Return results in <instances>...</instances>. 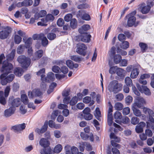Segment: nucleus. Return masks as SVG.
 Segmentation results:
<instances>
[{
  "instance_id": "1",
  "label": "nucleus",
  "mask_w": 154,
  "mask_h": 154,
  "mask_svg": "<svg viewBox=\"0 0 154 154\" xmlns=\"http://www.w3.org/2000/svg\"><path fill=\"white\" fill-rule=\"evenodd\" d=\"M39 145L44 149L41 150V154H52V150L49 146L50 142L48 140L44 138H42L39 141Z\"/></svg>"
},
{
  "instance_id": "2",
  "label": "nucleus",
  "mask_w": 154,
  "mask_h": 154,
  "mask_svg": "<svg viewBox=\"0 0 154 154\" xmlns=\"http://www.w3.org/2000/svg\"><path fill=\"white\" fill-rule=\"evenodd\" d=\"M122 84L117 80H113L110 82L108 89L110 92L116 94L122 90Z\"/></svg>"
},
{
  "instance_id": "3",
  "label": "nucleus",
  "mask_w": 154,
  "mask_h": 154,
  "mask_svg": "<svg viewBox=\"0 0 154 154\" xmlns=\"http://www.w3.org/2000/svg\"><path fill=\"white\" fill-rule=\"evenodd\" d=\"M17 60L18 62L20 64L21 67L24 69L28 68L31 63L30 59L28 57H26L24 55L19 56L17 58Z\"/></svg>"
},
{
  "instance_id": "4",
  "label": "nucleus",
  "mask_w": 154,
  "mask_h": 154,
  "mask_svg": "<svg viewBox=\"0 0 154 154\" xmlns=\"http://www.w3.org/2000/svg\"><path fill=\"white\" fill-rule=\"evenodd\" d=\"M2 64V66L0 71L2 73H3V74L8 75L11 72L13 67L12 64L5 60L3 62Z\"/></svg>"
},
{
  "instance_id": "5",
  "label": "nucleus",
  "mask_w": 154,
  "mask_h": 154,
  "mask_svg": "<svg viewBox=\"0 0 154 154\" xmlns=\"http://www.w3.org/2000/svg\"><path fill=\"white\" fill-rule=\"evenodd\" d=\"M137 13L136 11H134L128 15L126 17L128 18L127 21V25L128 27H131L133 25L136 27L137 24H135L136 22V18L134 16Z\"/></svg>"
},
{
  "instance_id": "6",
  "label": "nucleus",
  "mask_w": 154,
  "mask_h": 154,
  "mask_svg": "<svg viewBox=\"0 0 154 154\" xmlns=\"http://www.w3.org/2000/svg\"><path fill=\"white\" fill-rule=\"evenodd\" d=\"M11 32V27L8 26L5 27L3 30L0 31V38L4 39L7 38Z\"/></svg>"
},
{
  "instance_id": "7",
  "label": "nucleus",
  "mask_w": 154,
  "mask_h": 154,
  "mask_svg": "<svg viewBox=\"0 0 154 154\" xmlns=\"http://www.w3.org/2000/svg\"><path fill=\"white\" fill-rule=\"evenodd\" d=\"M55 79L54 74L52 72L48 73L47 76L45 77V75H42L41 80L43 82H50L53 81Z\"/></svg>"
},
{
  "instance_id": "8",
  "label": "nucleus",
  "mask_w": 154,
  "mask_h": 154,
  "mask_svg": "<svg viewBox=\"0 0 154 154\" xmlns=\"http://www.w3.org/2000/svg\"><path fill=\"white\" fill-rule=\"evenodd\" d=\"M9 104L11 107H18L20 104V99L19 98L14 99L13 97H10L8 101Z\"/></svg>"
},
{
  "instance_id": "9",
  "label": "nucleus",
  "mask_w": 154,
  "mask_h": 154,
  "mask_svg": "<svg viewBox=\"0 0 154 154\" xmlns=\"http://www.w3.org/2000/svg\"><path fill=\"white\" fill-rule=\"evenodd\" d=\"M87 48V47L84 44H79V47L76 49L77 52L79 54L85 56L86 54V50Z\"/></svg>"
},
{
  "instance_id": "10",
  "label": "nucleus",
  "mask_w": 154,
  "mask_h": 154,
  "mask_svg": "<svg viewBox=\"0 0 154 154\" xmlns=\"http://www.w3.org/2000/svg\"><path fill=\"white\" fill-rule=\"evenodd\" d=\"M42 94V92L38 89H35L32 91H29L28 93V95L30 98L40 97Z\"/></svg>"
},
{
  "instance_id": "11",
  "label": "nucleus",
  "mask_w": 154,
  "mask_h": 154,
  "mask_svg": "<svg viewBox=\"0 0 154 154\" xmlns=\"http://www.w3.org/2000/svg\"><path fill=\"white\" fill-rule=\"evenodd\" d=\"M85 13V11L84 10H79L76 15L77 17H81L82 19L83 20H89L91 19L90 16L89 14Z\"/></svg>"
},
{
  "instance_id": "12",
  "label": "nucleus",
  "mask_w": 154,
  "mask_h": 154,
  "mask_svg": "<svg viewBox=\"0 0 154 154\" xmlns=\"http://www.w3.org/2000/svg\"><path fill=\"white\" fill-rule=\"evenodd\" d=\"M139 9L140 12L143 14H146L149 13L151 9V7L149 5H146L143 3L140 6Z\"/></svg>"
},
{
  "instance_id": "13",
  "label": "nucleus",
  "mask_w": 154,
  "mask_h": 154,
  "mask_svg": "<svg viewBox=\"0 0 154 154\" xmlns=\"http://www.w3.org/2000/svg\"><path fill=\"white\" fill-rule=\"evenodd\" d=\"M60 30L58 28H54L51 30V32L48 33L47 35L48 38L50 40L54 39L56 37V35L54 33H57L60 32Z\"/></svg>"
},
{
  "instance_id": "14",
  "label": "nucleus",
  "mask_w": 154,
  "mask_h": 154,
  "mask_svg": "<svg viewBox=\"0 0 154 154\" xmlns=\"http://www.w3.org/2000/svg\"><path fill=\"white\" fill-rule=\"evenodd\" d=\"M48 128V122L47 121H46L41 129L37 128L35 129V131L38 134L40 135L45 132L47 130Z\"/></svg>"
},
{
  "instance_id": "15",
  "label": "nucleus",
  "mask_w": 154,
  "mask_h": 154,
  "mask_svg": "<svg viewBox=\"0 0 154 154\" xmlns=\"http://www.w3.org/2000/svg\"><path fill=\"white\" fill-rule=\"evenodd\" d=\"M137 87L138 89L141 92H144L146 95H150L151 93L149 89L145 85L140 86L139 85H137Z\"/></svg>"
},
{
  "instance_id": "16",
  "label": "nucleus",
  "mask_w": 154,
  "mask_h": 154,
  "mask_svg": "<svg viewBox=\"0 0 154 154\" xmlns=\"http://www.w3.org/2000/svg\"><path fill=\"white\" fill-rule=\"evenodd\" d=\"M146 103V101L143 98L138 97L134 104L135 106H136L139 108H142L143 107L144 105Z\"/></svg>"
},
{
  "instance_id": "17",
  "label": "nucleus",
  "mask_w": 154,
  "mask_h": 154,
  "mask_svg": "<svg viewBox=\"0 0 154 154\" xmlns=\"http://www.w3.org/2000/svg\"><path fill=\"white\" fill-rule=\"evenodd\" d=\"M16 110L14 107H10L8 109H6L4 111V116L6 118L11 116L14 114Z\"/></svg>"
},
{
  "instance_id": "18",
  "label": "nucleus",
  "mask_w": 154,
  "mask_h": 154,
  "mask_svg": "<svg viewBox=\"0 0 154 154\" xmlns=\"http://www.w3.org/2000/svg\"><path fill=\"white\" fill-rule=\"evenodd\" d=\"M26 127L25 124L24 123L21 124H19L14 126L12 127V129L14 130L15 132H18L23 130Z\"/></svg>"
},
{
  "instance_id": "19",
  "label": "nucleus",
  "mask_w": 154,
  "mask_h": 154,
  "mask_svg": "<svg viewBox=\"0 0 154 154\" xmlns=\"http://www.w3.org/2000/svg\"><path fill=\"white\" fill-rule=\"evenodd\" d=\"M43 51L42 50H38L36 51L34 54L32 60H39L43 55Z\"/></svg>"
},
{
  "instance_id": "20",
  "label": "nucleus",
  "mask_w": 154,
  "mask_h": 154,
  "mask_svg": "<svg viewBox=\"0 0 154 154\" xmlns=\"http://www.w3.org/2000/svg\"><path fill=\"white\" fill-rule=\"evenodd\" d=\"M90 28V26L88 25H84L81 28L79 29V32L82 34H87V31Z\"/></svg>"
},
{
  "instance_id": "21",
  "label": "nucleus",
  "mask_w": 154,
  "mask_h": 154,
  "mask_svg": "<svg viewBox=\"0 0 154 154\" xmlns=\"http://www.w3.org/2000/svg\"><path fill=\"white\" fill-rule=\"evenodd\" d=\"M91 35H89L85 34L83 35H81L78 36L79 38L81 41L85 42H89L90 41V38Z\"/></svg>"
},
{
  "instance_id": "22",
  "label": "nucleus",
  "mask_w": 154,
  "mask_h": 154,
  "mask_svg": "<svg viewBox=\"0 0 154 154\" xmlns=\"http://www.w3.org/2000/svg\"><path fill=\"white\" fill-rule=\"evenodd\" d=\"M116 73L117 75L122 79H124L125 77V71L122 69L118 68L117 69Z\"/></svg>"
},
{
  "instance_id": "23",
  "label": "nucleus",
  "mask_w": 154,
  "mask_h": 154,
  "mask_svg": "<svg viewBox=\"0 0 154 154\" xmlns=\"http://www.w3.org/2000/svg\"><path fill=\"white\" fill-rule=\"evenodd\" d=\"M66 64L70 69H73L74 68H77L78 67V64L77 63L74 64L73 62L70 60H68L66 61Z\"/></svg>"
},
{
  "instance_id": "24",
  "label": "nucleus",
  "mask_w": 154,
  "mask_h": 154,
  "mask_svg": "<svg viewBox=\"0 0 154 154\" xmlns=\"http://www.w3.org/2000/svg\"><path fill=\"white\" fill-rule=\"evenodd\" d=\"M139 73V69L137 68H134L131 72L130 77L132 79L136 78L137 77Z\"/></svg>"
},
{
  "instance_id": "25",
  "label": "nucleus",
  "mask_w": 154,
  "mask_h": 154,
  "mask_svg": "<svg viewBox=\"0 0 154 154\" xmlns=\"http://www.w3.org/2000/svg\"><path fill=\"white\" fill-rule=\"evenodd\" d=\"M7 75L5 74H2L0 76L1 83L2 85H6L8 83H9L5 78Z\"/></svg>"
},
{
  "instance_id": "26",
  "label": "nucleus",
  "mask_w": 154,
  "mask_h": 154,
  "mask_svg": "<svg viewBox=\"0 0 154 154\" xmlns=\"http://www.w3.org/2000/svg\"><path fill=\"white\" fill-rule=\"evenodd\" d=\"M33 2L32 0H24L21 2L22 6L28 7L32 5Z\"/></svg>"
},
{
  "instance_id": "27",
  "label": "nucleus",
  "mask_w": 154,
  "mask_h": 154,
  "mask_svg": "<svg viewBox=\"0 0 154 154\" xmlns=\"http://www.w3.org/2000/svg\"><path fill=\"white\" fill-rule=\"evenodd\" d=\"M94 115L96 118L98 120L100 121V117H101V112L100 109L98 107H97L96 108L95 112L94 113Z\"/></svg>"
},
{
  "instance_id": "28",
  "label": "nucleus",
  "mask_w": 154,
  "mask_h": 154,
  "mask_svg": "<svg viewBox=\"0 0 154 154\" xmlns=\"http://www.w3.org/2000/svg\"><path fill=\"white\" fill-rule=\"evenodd\" d=\"M15 53V50H13L7 56V60L8 61L12 60L14 58Z\"/></svg>"
},
{
  "instance_id": "29",
  "label": "nucleus",
  "mask_w": 154,
  "mask_h": 154,
  "mask_svg": "<svg viewBox=\"0 0 154 154\" xmlns=\"http://www.w3.org/2000/svg\"><path fill=\"white\" fill-rule=\"evenodd\" d=\"M23 40L25 43V47L26 48H30L32 44V38L29 37L26 41H25L24 38H23Z\"/></svg>"
},
{
  "instance_id": "30",
  "label": "nucleus",
  "mask_w": 154,
  "mask_h": 154,
  "mask_svg": "<svg viewBox=\"0 0 154 154\" xmlns=\"http://www.w3.org/2000/svg\"><path fill=\"white\" fill-rule=\"evenodd\" d=\"M139 46L140 48L141 51L143 53L145 52L146 50L148 48L147 44L144 43L140 42L139 43Z\"/></svg>"
},
{
  "instance_id": "31",
  "label": "nucleus",
  "mask_w": 154,
  "mask_h": 154,
  "mask_svg": "<svg viewBox=\"0 0 154 154\" xmlns=\"http://www.w3.org/2000/svg\"><path fill=\"white\" fill-rule=\"evenodd\" d=\"M113 57L114 62L116 64L119 63L122 60V57L119 54H116Z\"/></svg>"
},
{
  "instance_id": "32",
  "label": "nucleus",
  "mask_w": 154,
  "mask_h": 154,
  "mask_svg": "<svg viewBox=\"0 0 154 154\" xmlns=\"http://www.w3.org/2000/svg\"><path fill=\"white\" fill-rule=\"evenodd\" d=\"M70 26L71 27L75 29L77 28V22L76 19L73 18L72 19L70 22Z\"/></svg>"
},
{
  "instance_id": "33",
  "label": "nucleus",
  "mask_w": 154,
  "mask_h": 154,
  "mask_svg": "<svg viewBox=\"0 0 154 154\" xmlns=\"http://www.w3.org/2000/svg\"><path fill=\"white\" fill-rule=\"evenodd\" d=\"M22 70L19 67L15 68L14 71V73L15 75L18 76H20L22 74Z\"/></svg>"
},
{
  "instance_id": "34",
  "label": "nucleus",
  "mask_w": 154,
  "mask_h": 154,
  "mask_svg": "<svg viewBox=\"0 0 154 154\" xmlns=\"http://www.w3.org/2000/svg\"><path fill=\"white\" fill-rule=\"evenodd\" d=\"M132 110L133 111L134 115L136 116L140 117L141 116V112L140 111L134 106L132 107Z\"/></svg>"
},
{
  "instance_id": "35",
  "label": "nucleus",
  "mask_w": 154,
  "mask_h": 154,
  "mask_svg": "<svg viewBox=\"0 0 154 154\" xmlns=\"http://www.w3.org/2000/svg\"><path fill=\"white\" fill-rule=\"evenodd\" d=\"M26 47L23 45H20L17 48V53L19 54H22L24 51Z\"/></svg>"
},
{
  "instance_id": "36",
  "label": "nucleus",
  "mask_w": 154,
  "mask_h": 154,
  "mask_svg": "<svg viewBox=\"0 0 154 154\" xmlns=\"http://www.w3.org/2000/svg\"><path fill=\"white\" fill-rule=\"evenodd\" d=\"M21 100L25 104H27L29 103L27 95L25 94L21 95Z\"/></svg>"
},
{
  "instance_id": "37",
  "label": "nucleus",
  "mask_w": 154,
  "mask_h": 154,
  "mask_svg": "<svg viewBox=\"0 0 154 154\" xmlns=\"http://www.w3.org/2000/svg\"><path fill=\"white\" fill-rule=\"evenodd\" d=\"M125 82L126 85L128 86H132L133 83L131 79L129 77H127L125 79Z\"/></svg>"
},
{
  "instance_id": "38",
  "label": "nucleus",
  "mask_w": 154,
  "mask_h": 154,
  "mask_svg": "<svg viewBox=\"0 0 154 154\" xmlns=\"http://www.w3.org/2000/svg\"><path fill=\"white\" fill-rule=\"evenodd\" d=\"M62 149V147L61 145L58 144L56 146L54 149V152L58 153L60 152Z\"/></svg>"
},
{
  "instance_id": "39",
  "label": "nucleus",
  "mask_w": 154,
  "mask_h": 154,
  "mask_svg": "<svg viewBox=\"0 0 154 154\" xmlns=\"http://www.w3.org/2000/svg\"><path fill=\"white\" fill-rule=\"evenodd\" d=\"M122 42L120 45V46L121 48L124 49H126L129 48V44L128 42L124 41Z\"/></svg>"
},
{
  "instance_id": "40",
  "label": "nucleus",
  "mask_w": 154,
  "mask_h": 154,
  "mask_svg": "<svg viewBox=\"0 0 154 154\" xmlns=\"http://www.w3.org/2000/svg\"><path fill=\"white\" fill-rule=\"evenodd\" d=\"M78 101L77 97L75 96L73 97L70 100L69 104L72 106H74L77 103Z\"/></svg>"
},
{
  "instance_id": "41",
  "label": "nucleus",
  "mask_w": 154,
  "mask_h": 154,
  "mask_svg": "<svg viewBox=\"0 0 154 154\" xmlns=\"http://www.w3.org/2000/svg\"><path fill=\"white\" fill-rule=\"evenodd\" d=\"M110 137L111 139H115L116 142L119 143L120 141V138L117 137L115 134L113 132H111L110 133Z\"/></svg>"
},
{
  "instance_id": "42",
  "label": "nucleus",
  "mask_w": 154,
  "mask_h": 154,
  "mask_svg": "<svg viewBox=\"0 0 154 154\" xmlns=\"http://www.w3.org/2000/svg\"><path fill=\"white\" fill-rule=\"evenodd\" d=\"M123 105L121 103L117 102L116 103L115 106V109L117 110H121L123 108Z\"/></svg>"
},
{
  "instance_id": "43",
  "label": "nucleus",
  "mask_w": 154,
  "mask_h": 154,
  "mask_svg": "<svg viewBox=\"0 0 154 154\" xmlns=\"http://www.w3.org/2000/svg\"><path fill=\"white\" fill-rule=\"evenodd\" d=\"M109 109L107 116H112L113 106L110 102H109Z\"/></svg>"
},
{
  "instance_id": "44",
  "label": "nucleus",
  "mask_w": 154,
  "mask_h": 154,
  "mask_svg": "<svg viewBox=\"0 0 154 154\" xmlns=\"http://www.w3.org/2000/svg\"><path fill=\"white\" fill-rule=\"evenodd\" d=\"M71 59L75 62H79L82 60V59L78 56L73 55L71 56Z\"/></svg>"
},
{
  "instance_id": "45",
  "label": "nucleus",
  "mask_w": 154,
  "mask_h": 154,
  "mask_svg": "<svg viewBox=\"0 0 154 154\" xmlns=\"http://www.w3.org/2000/svg\"><path fill=\"white\" fill-rule=\"evenodd\" d=\"M114 117L115 119L120 120L122 118V115L120 112L116 111L114 115Z\"/></svg>"
},
{
  "instance_id": "46",
  "label": "nucleus",
  "mask_w": 154,
  "mask_h": 154,
  "mask_svg": "<svg viewBox=\"0 0 154 154\" xmlns=\"http://www.w3.org/2000/svg\"><path fill=\"white\" fill-rule=\"evenodd\" d=\"M139 122V119L136 117H133L131 120V122L134 125L137 124Z\"/></svg>"
},
{
  "instance_id": "47",
  "label": "nucleus",
  "mask_w": 154,
  "mask_h": 154,
  "mask_svg": "<svg viewBox=\"0 0 154 154\" xmlns=\"http://www.w3.org/2000/svg\"><path fill=\"white\" fill-rule=\"evenodd\" d=\"M72 17V15L71 14H68L65 15L64 17V20L65 21L68 22L71 21Z\"/></svg>"
},
{
  "instance_id": "48",
  "label": "nucleus",
  "mask_w": 154,
  "mask_h": 154,
  "mask_svg": "<svg viewBox=\"0 0 154 154\" xmlns=\"http://www.w3.org/2000/svg\"><path fill=\"white\" fill-rule=\"evenodd\" d=\"M14 42L16 44H19L21 42L22 38L17 35H16L14 36Z\"/></svg>"
},
{
  "instance_id": "49",
  "label": "nucleus",
  "mask_w": 154,
  "mask_h": 154,
  "mask_svg": "<svg viewBox=\"0 0 154 154\" xmlns=\"http://www.w3.org/2000/svg\"><path fill=\"white\" fill-rule=\"evenodd\" d=\"M89 7V6L86 3L81 4L77 6V8L79 9H86Z\"/></svg>"
},
{
  "instance_id": "50",
  "label": "nucleus",
  "mask_w": 154,
  "mask_h": 154,
  "mask_svg": "<svg viewBox=\"0 0 154 154\" xmlns=\"http://www.w3.org/2000/svg\"><path fill=\"white\" fill-rule=\"evenodd\" d=\"M46 21H53L54 18L53 16L51 14H48L46 16Z\"/></svg>"
},
{
  "instance_id": "51",
  "label": "nucleus",
  "mask_w": 154,
  "mask_h": 154,
  "mask_svg": "<svg viewBox=\"0 0 154 154\" xmlns=\"http://www.w3.org/2000/svg\"><path fill=\"white\" fill-rule=\"evenodd\" d=\"M83 117L84 118L87 120H91L93 117V116L90 113L84 114Z\"/></svg>"
},
{
  "instance_id": "52",
  "label": "nucleus",
  "mask_w": 154,
  "mask_h": 154,
  "mask_svg": "<svg viewBox=\"0 0 154 154\" xmlns=\"http://www.w3.org/2000/svg\"><path fill=\"white\" fill-rule=\"evenodd\" d=\"M133 100V98L130 96H128L125 98V102L127 105H129Z\"/></svg>"
},
{
  "instance_id": "53",
  "label": "nucleus",
  "mask_w": 154,
  "mask_h": 154,
  "mask_svg": "<svg viewBox=\"0 0 154 154\" xmlns=\"http://www.w3.org/2000/svg\"><path fill=\"white\" fill-rule=\"evenodd\" d=\"M41 40L42 44L43 47H46L48 44V41L46 37L43 38Z\"/></svg>"
},
{
  "instance_id": "54",
  "label": "nucleus",
  "mask_w": 154,
  "mask_h": 154,
  "mask_svg": "<svg viewBox=\"0 0 154 154\" xmlns=\"http://www.w3.org/2000/svg\"><path fill=\"white\" fill-rule=\"evenodd\" d=\"M121 119V122L124 124H127L130 122V119L127 116H124Z\"/></svg>"
},
{
  "instance_id": "55",
  "label": "nucleus",
  "mask_w": 154,
  "mask_h": 154,
  "mask_svg": "<svg viewBox=\"0 0 154 154\" xmlns=\"http://www.w3.org/2000/svg\"><path fill=\"white\" fill-rule=\"evenodd\" d=\"M116 48L114 46H112L110 51L109 55L110 57H113L115 55Z\"/></svg>"
},
{
  "instance_id": "56",
  "label": "nucleus",
  "mask_w": 154,
  "mask_h": 154,
  "mask_svg": "<svg viewBox=\"0 0 154 154\" xmlns=\"http://www.w3.org/2000/svg\"><path fill=\"white\" fill-rule=\"evenodd\" d=\"M14 75L13 74H10L7 77H5L6 79L8 82H12L14 78Z\"/></svg>"
},
{
  "instance_id": "57",
  "label": "nucleus",
  "mask_w": 154,
  "mask_h": 154,
  "mask_svg": "<svg viewBox=\"0 0 154 154\" xmlns=\"http://www.w3.org/2000/svg\"><path fill=\"white\" fill-rule=\"evenodd\" d=\"M42 22H39L37 23V24L38 26H44L46 25V24H45V23H46L47 21H46V18H42L41 19Z\"/></svg>"
},
{
  "instance_id": "58",
  "label": "nucleus",
  "mask_w": 154,
  "mask_h": 154,
  "mask_svg": "<svg viewBox=\"0 0 154 154\" xmlns=\"http://www.w3.org/2000/svg\"><path fill=\"white\" fill-rule=\"evenodd\" d=\"M70 146L68 145H67L65 147V149L66 151V154H73L72 152H71L70 150H71Z\"/></svg>"
},
{
  "instance_id": "59",
  "label": "nucleus",
  "mask_w": 154,
  "mask_h": 154,
  "mask_svg": "<svg viewBox=\"0 0 154 154\" xmlns=\"http://www.w3.org/2000/svg\"><path fill=\"white\" fill-rule=\"evenodd\" d=\"M118 38L121 42H123L126 39L125 35L123 34H119L118 36Z\"/></svg>"
},
{
  "instance_id": "60",
  "label": "nucleus",
  "mask_w": 154,
  "mask_h": 154,
  "mask_svg": "<svg viewBox=\"0 0 154 154\" xmlns=\"http://www.w3.org/2000/svg\"><path fill=\"white\" fill-rule=\"evenodd\" d=\"M10 91V87L9 86H7L5 90V97H7L9 94Z\"/></svg>"
},
{
  "instance_id": "61",
  "label": "nucleus",
  "mask_w": 154,
  "mask_h": 154,
  "mask_svg": "<svg viewBox=\"0 0 154 154\" xmlns=\"http://www.w3.org/2000/svg\"><path fill=\"white\" fill-rule=\"evenodd\" d=\"M91 100V97L86 96L84 97L83 99V102L85 103H88Z\"/></svg>"
},
{
  "instance_id": "62",
  "label": "nucleus",
  "mask_w": 154,
  "mask_h": 154,
  "mask_svg": "<svg viewBox=\"0 0 154 154\" xmlns=\"http://www.w3.org/2000/svg\"><path fill=\"white\" fill-rule=\"evenodd\" d=\"M108 124L109 126H111L113 123V116H107Z\"/></svg>"
},
{
  "instance_id": "63",
  "label": "nucleus",
  "mask_w": 154,
  "mask_h": 154,
  "mask_svg": "<svg viewBox=\"0 0 154 154\" xmlns=\"http://www.w3.org/2000/svg\"><path fill=\"white\" fill-rule=\"evenodd\" d=\"M130 109L129 107H125L123 110V113L124 115H127L130 113Z\"/></svg>"
},
{
  "instance_id": "64",
  "label": "nucleus",
  "mask_w": 154,
  "mask_h": 154,
  "mask_svg": "<svg viewBox=\"0 0 154 154\" xmlns=\"http://www.w3.org/2000/svg\"><path fill=\"white\" fill-rule=\"evenodd\" d=\"M60 70V68L58 66L54 65L52 67V71L55 73H58Z\"/></svg>"
}]
</instances>
